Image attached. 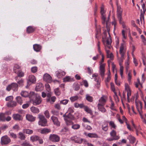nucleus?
I'll use <instances>...</instances> for the list:
<instances>
[{
  "label": "nucleus",
  "instance_id": "nucleus-1",
  "mask_svg": "<svg viewBox=\"0 0 146 146\" xmlns=\"http://www.w3.org/2000/svg\"><path fill=\"white\" fill-rule=\"evenodd\" d=\"M122 11L120 6H117V17L119 24L121 25L124 29H126V26L125 25V22L123 20L122 16Z\"/></svg>",
  "mask_w": 146,
  "mask_h": 146
},
{
  "label": "nucleus",
  "instance_id": "nucleus-2",
  "mask_svg": "<svg viewBox=\"0 0 146 146\" xmlns=\"http://www.w3.org/2000/svg\"><path fill=\"white\" fill-rule=\"evenodd\" d=\"M64 118V120L67 125L72 124L73 123L72 120L74 119V117L73 115L71 113H68L67 115L64 114L63 115Z\"/></svg>",
  "mask_w": 146,
  "mask_h": 146
},
{
  "label": "nucleus",
  "instance_id": "nucleus-3",
  "mask_svg": "<svg viewBox=\"0 0 146 146\" xmlns=\"http://www.w3.org/2000/svg\"><path fill=\"white\" fill-rule=\"evenodd\" d=\"M108 31V33L109 35V37L106 40V44L105 46L106 51L107 53V55L111 53L110 51L107 49H110L111 47V37L110 34L109 33L108 28H107Z\"/></svg>",
  "mask_w": 146,
  "mask_h": 146
},
{
  "label": "nucleus",
  "instance_id": "nucleus-4",
  "mask_svg": "<svg viewBox=\"0 0 146 146\" xmlns=\"http://www.w3.org/2000/svg\"><path fill=\"white\" fill-rule=\"evenodd\" d=\"M121 56V57L119 58L118 56V54L117 53L118 59L119 61V64L120 66V74L122 78L123 77V70L124 69V68L122 65V63L123 60L124 56Z\"/></svg>",
  "mask_w": 146,
  "mask_h": 146
},
{
  "label": "nucleus",
  "instance_id": "nucleus-5",
  "mask_svg": "<svg viewBox=\"0 0 146 146\" xmlns=\"http://www.w3.org/2000/svg\"><path fill=\"white\" fill-rule=\"evenodd\" d=\"M18 84L15 83H13L9 85L6 88V90L9 91L11 90H12L14 91H17L18 89Z\"/></svg>",
  "mask_w": 146,
  "mask_h": 146
},
{
  "label": "nucleus",
  "instance_id": "nucleus-6",
  "mask_svg": "<svg viewBox=\"0 0 146 146\" xmlns=\"http://www.w3.org/2000/svg\"><path fill=\"white\" fill-rule=\"evenodd\" d=\"M38 118L39 120L38 122V124L42 126H45L47 125V121L44 116L42 115H38Z\"/></svg>",
  "mask_w": 146,
  "mask_h": 146
},
{
  "label": "nucleus",
  "instance_id": "nucleus-7",
  "mask_svg": "<svg viewBox=\"0 0 146 146\" xmlns=\"http://www.w3.org/2000/svg\"><path fill=\"white\" fill-rule=\"evenodd\" d=\"M100 13L102 15V19L103 23H106L107 24L108 22L106 20V15H105V11L104 10V8L103 6H102L101 8Z\"/></svg>",
  "mask_w": 146,
  "mask_h": 146
},
{
  "label": "nucleus",
  "instance_id": "nucleus-8",
  "mask_svg": "<svg viewBox=\"0 0 146 146\" xmlns=\"http://www.w3.org/2000/svg\"><path fill=\"white\" fill-rule=\"evenodd\" d=\"M49 139L51 141L54 142H58L60 140L59 137L55 134H51L50 135Z\"/></svg>",
  "mask_w": 146,
  "mask_h": 146
},
{
  "label": "nucleus",
  "instance_id": "nucleus-9",
  "mask_svg": "<svg viewBox=\"0 0 146 146\" xmlns=\"http://www.w3.org/2000/svg\"><path fill=\"white\" fill-rule=\"evenodd\" d=\"M1 143L2 145L7 144L10 143L11 140L7 135L2 137L1 139Z\"/></svg>",
  "mask_w": 146,
  "mask_h": 146
},
{
  "label": "nucleus",
  "instance_id": "nucleus-10",
  "mask_svg": "<svg viewBox=\"0 0 146 146\" xmlns=\"http://www.w3.org/2000/svg\"><path fill=\"white\" fill-rule=\"evenodd\" d=\"M126 49L125 44L124 43H121L119 51L121 55L124 56L125 54Z\"/></svg>",
  "mask_w": 146,
  "mask_h": 146
},
{
  "label": "nucleus",
  "instance_id": "nucleus-11",
  "mask_svg": "<svg viewBox=\"0 0 146 146\" xmlns=\"http://www.w3.org/2000/svg\"><path fill=\"white\" fill-rule=\"evenodd\" d=\"M137 109L139 113V114L142 113L141 111L142 106L141 102L139 100H136L135 102Z\"/></svg>",
  "mask_w": 146,
  "mask_h": 146
},
{
  "label": "nucleus",
  "instance_id": "nucleus-12",
  "mask_svg": "<svg viewBox=\"0 0 146 146\" xmlns=\"http://www.w3.org/2000/svg\"><path fill=\"white\" fill-rule=\"evenodd\" d=\"M43 80L46 82L49 83H51L52 81V77L47 73H46L44 74Z\"/></svg>",
  "mask_w": 146,
  "mask_h": 146
},
{
  "label": "nucleus",
  "instance_id": "nucleus-13",
  "mask_svg": "<svg viewBox=\"0 0 146 146\" xmlns=\"http://www.w3.org/2000/svg\"><path fill=\"white\" fill-rule=\"evenodd\" d=\"M108 97L105 95H102L99 100V103L98 104H100L105 105V103L108 100Z\"/></svg>",
  "mask_w": 146,
  "mask_h": 146
},
{
  "label": "nucleus",
  "instance_id": "nucleus-14",
  "mask_svg": "<svg viewBox=\"0 0 146 146\" xmlns=\"http://www.w3.org/2000/svg\"><path fill=\"white\" fill-rule=\"evenodd\" d=\"M71 139L75 142L81 144L82 142V139L80 137L74 136L71 137Z\"/></svg>",
  "mask_w": 146,
  "mask_h": 146
},
{
  "label": "nucleus",
  "instance_id": "nucleus-15",
  "mask_svg": "<svg viewBox=\"0 0 146 146\" xmlns=\"http://www.w3.org/2000/svg\"><path fill=\"white\" fill-rule=\"evenodd\" d=\"M105 64H100V73L101 77L103 78L105 75Z\"/></svg>",
  "mask_w": 146,
  "mask_h": 146
},
{
  "label": "nucleus",
  "instance_id": "nucleus-16",
  "mask_svg": "<svg viewBox=\"0 0 146 146\" xmlns=\"http://www.w3.org/2000/svg\"><path fill=\"white\" fill-rule=\"evenodd\" d=\"M56 76L58 78H61L63 76L65 75L66 73L65 72L61 70H59L56 72Z\"/></svg>",
  "mask_w": 146,
  "mask_h": 146
},
{
  "label": "nucleus",
  "instance_id": "nucleus-17",
  "mask_svg": "<svg viewBox=\"0 0 146 146\" xmlns=\"http://www.w3.org/2000/svg\"><path fill=\"white\" fill-rule=\"evenodd\" d=\"M125 89L127 92V96L128 100H129V97L131 95V90L128 84H125Z\"/></svg>",
  "mask_w": 146,
  "mask_h": 146
},
{
  "label": "nucleus",
  "instance_id": "nucleus-18",
  "mask_svg": "<svg viewBox=\"0 0 146 146\" xmlns=\"http://www.w3.org/2000/svg\"><path fill=\"white\" fill-rule=\"evenodd\" d=\"M51 119L54 125L58 126H60V122L58 121V119L56 117L53 116H52L51 117Z\"/></svg>",
  "mask_w": 146,
  "mask_h": 146
},
{
  "label": "nucleus",
  "instance_id": "nucleus-19",
  "mask_svg": "<svg viewBox=\"0 0 146 146\" xmlns=\"http://www.w3.org/2000/svg\"><path fill=\"white\" fill-rule=\"evenodd\" d=\"M12 117L15 120L21 121L23 119L22 116L18 113L13 114L12 115Z\"/></svg>",
  "mask_w": 146,
  "mask_h": 146
},
{
  "label": "nucleus",
  "instance_id": "nucleus-20",
  "mask_svg": "<svg viewBox=\"0 0 146 146\" xmlns=\"http://www.w3.org/2000/svg\"><path fill=\"white\" fill-rule=\"evenodd\" d=\"M11 113V112L10 111L7 112L5 113H1L0 114V120L3 121H5L6 115H10Z\"/></svg>",
  "mask_w": 146,
  "mask_h": 146
},
{
  "label": "nucleus",
  "instance_id": "nucleus-21",
  "mask_svg": "<svg viewBox=\"0 0 146 146\" xmlns=\"http://www.w3.org/2000/svg\"><path fill=\"white\" fill-rule=\"evenodd\" d=\"M26 117L27 120L30 122L34 121L35 120V117L30 114H27Z\"/></svg>",
  "mask_w": 146,
  "mask_h": 146
},
{
  "label": "nucleus",
  "instance_id": "nucleus-22",
  "mask_svg": "<svg viewBox=\"0 0 146 146\" xmlns=\"http://www.w3.org/2000/svg\"><path fill=\"white\" fill-rule=\"evenodd\" d=\"M41 98L39 96H36L35 99L33 101V104L34 105H38L41 102Z\"/></svg>",
  "mask_w": 146,
  "mask_h": 146
},
{
  "label": "nucleus",
  "instance_id": "nucleus-23",
  "mask_svg": "<svg viewBox=\"0 0 146 146\" xmlns=\"http://www.w3.org/2000/svg\"><path fill=\"white\" fill-rule=\"evenodd\" d=\"M33 48L35 51L38 52L40 51L42 49V46L39 44H35L33 45Z\"/></svg>",
  "mask_w": 146,
  "mask_h": 146
},
{
  "label": "nucleus",
  "instance_id": "nucleus-24",
  "mask_svg": "<svg viewBox=\"0 0 146 146\" xmlns=\"http://www.w3.org/2000/svg\"><path fill=\"white\" fill-rule=\"evenodd\" d=\"M38 132L42 134H46L50 132V129L44 128L42 129H39L38 130Z\"/></svg>",
  "mask_w": 146,
  "mask_h": 146
},
{
  "label": "nucleus",
  "instance_id": "nucleus-25",
  "mask_svg": "<svg viewBox=\"0 0 146 146\" xmlns=\"http://www.w3.org/2000/svg\"><path fill=\"white\" fill-rule=\"evenodd\" d=\"M36 79L35 76L33 75H30L29 76L28 83L29 82L31 83H35L36 82Z\"/></svg>",
  "mask_w": 146,
  "mask_h": 146
},
{
  "label": "nucleus",
  "instance_id": "nucleus-26",
  "mask_svg": "<svg viewBox=\"0 0 146 146\" xmlns=\"http://www.w3.org/2000/svg\"><path fill=\"white\" fill-rule=\"evenodd\" d=\"M43 89V86L41 83H38L36 84L35 89L37 91H40L42 90Z\"/></svg>",
  "mask_w": 146,
  "mask_h": 146
},
{
  "label": "nucleus",
  "instance_id": "nucleus-27",
  "mask_svg": "<svg viewBox=\"0 0 146 146\" xmlns=\"http://www.w3.org/2000/svg\"><path fill=\"white\" fill-rule=\"evenodd\" d=\"M104 105L98 104V110L103 113H105L106 111V110L104 107Z\"/></svg>",
  "mask_w": 146,
  "mask_h": 146
},
{
  "label": "nucleus",
  "instance_id": "nucleus-28",
  "mask_svg": "<svg viewBox=\"0 0 146 146\" xmlns=\"http://www.w3.org/2000/svg\"><path fill=\"white\" fill-rule=\"evenodd\" d=\"M121 33L122 36V41L123 42H125V40L127 38V33L125 31L122 30Z\"/></svg>",
  "mask_w": 146,
  "mask_h": 146
},
{
  "label": "nucleus",
  "instance_id": "nucleus-29",
  "mask_svg": "<svg viewBox=\"0 0 146 146\" xmlns=\"http://www.w3.org/2000/svg\"><path fill=\"white\" fill-rule=\"evenodd\" d=\"M74 81V78L70 76H66L63 79V82H71Z\"/></svg>",
  "mask_w": 146,
  "mask_h": 146
},
{
  "label": "nucleus",
  "instance_id": "nucleus-30",
  "mask_svg": "<svg viewBox=\"0 0 146 146\" xmlns=\"http://www.w3.org/2000/svg\"><path fill=\"white\" fill-rule=\"evenodd\" d=\"M30 109L31 112L34 113H38L39 112V109L34 106L31 107Z\"/></svg>",
  "mask_w": 146,
  "mask_h": 146
},
{
  "label": "nucleus",
  "instance_id": "nucleus-31",
  "mask_svg": "<svg viewBox=\"0 0 146 146\" xmlns=\"http://www.w3.org/2000/svg\"><path fill=\"white\" fill-rule=\"evenodd\" d=\"M84 134L90 138H97L98 137V135L94 133H90L87 134L86 133Z\"/></svg>",
  "mask_w": 146,
  "mask_h": 146
},
{
  "label": "nucleus",
  "instance_id": "nucleus-32",
  "mask_svg": "<svg viewBox=\"0 0 146 146\" xmlns=\"http://www.w3.org/2000/svg\"><path fill=\"white\" fill-rule=\"evenodd\" d=\"M102 129L104 131H107L108 129V125L106 122H103L102 124Z\"/></svg>",
  "mask_w": 146,
  "mask_h": 146
},
{
  "label": "nucleus",
  "instance_id": "nucleus-33",
  "mask_svg": "<svg viewBox=\"0 0 146 146\" xmlns=\"http://www.w3.org/2000/svg\"><path fill=\"white\" fill-rule=\"evenodd\" d=\"M7 105L9 107H14L17 105V103L15 102L12 101L7 103Z\"/></svg>",
  "mask_w": 146,
  "mask_h": 146
},
{
  "label": "nucleus",
  "instance_id": "nucleus-34",
  "mask_svg": "<svg viewBox=\"0 0 146 146\" xmlns=\"http://www.w3.org/2000/svg\"><path fill=\"white\" fill-rule=\"evenodd\" d=\"M129 57H128V59L125 62V69L126 71L127 72H128V70L129 69Z\"/></svg>",
  "mask_w": 146,
  "mask_h": 146
},
{
  "label": "nucleus",
  "instance_id": "nucleus-35",
  "mask_svg": "<svg viewBox=\"0 0 146 146\" xmlns=\"http://www.w3.org/2000/svg\"><path fill=\"white\" fill-rule=\"evenodd\" d=\"M23 132L29 135H31L33 133V130L29 129H25L23 130Z\"/></svg>",
  "mask_w": 146,
  "mask_h": 146
},
{
  "label": "nucleus",
  "instance_id": "nucleus-36",
  "mask_svg": "<svg viewBox=\"0 0 146 146\" xmlns=\"http://www.w3.org/2000/svg\"><path fill=\"white\" fill-rule=\"evenodd\" d=\"M132 71L131 70H129V71L128 74V78H127V80L128 81L129 84H131V79L132 77V76L131 74Z\"/></svg>",
  "mask_w": 146,
  "mask_h": 146
},
{
  "label": "nucleus",
  "instance_id": "nucleus-37",
  "mask_svg": "<svg viewBox=\"0 0 146 146\" xmlns=\"http://www.w3.org/2000/svg\"><path fill=\"white\" fill-rule=\"evenodd\" d=\"M36 96L35 94L33 92H31L29 94L28 96L29 98L31 100H33Z\"/></svg>",
  "mask_w": 146,
  "mask_h": 146
},
{
  "label": "nucleus",
  "instance_id": "nucleus-38",
  "mask_svg": "<svg viewBox=\"0 0 146 146\" xmlns=\"http://www.w3.org/2000/svg\"><path fill=\"white\" fill-rule=\"evenodd\" d=\"M16 100L17 102L20 105H21L23 103V100L20 96H17L16 98Z\"/></svg>",
  "mask_w": 146,
  "mask_h": 146
},
{
  "label": "nucleus",
  "instance_id": "nucleus-39",
  "mask_svg": "<svg viewBox=\"0 0 146 146\" xmlns=\"http://www.w3.org/2000/svg\"><path fill=\"white\" fill-rule=\"evenodd\" d=\"M79 98V97L78 96L76 95L71 97L70 98V99L71 102H74L77 100Z\"/></svg>",
  "mask_w": 146,
  "mask_h": 146
},
{
  "label": "nucleus",
  "instance_id": "nucleus-40",
  "mask_svg": "<svg viewBox=\"0 0 146 146\" xmlns=\"http://www.w3.org/2000/svg\"><path fill=\"white\" fill-rule=\"evenodd\" d=\"M18 137L21 140H24L26 137L25 135L22 132H19L18 134Z\"/></svg>",
  "mask_w": 146,
  "mask_h": 146
},
{
  "label": "nucleus",
  "instance_id": "nucleus-41",
  "mask_svg": "<svg viewBox=\"0 0 146 146\" xmlns=\"http://www.w3.org/2000/svg\"><path fill=\"white\" fill-rule=\"evenodd\" d=\"M128 139L129 140L130 143H134L135 141V139L134 137L132 136L131 135L129 136L128 137Z\"/></svg>",
  "mask_w": 146,
  "mask_h": 146
},
{
  "label": "nucleus",
  "instance_id": "nucleus-42",
  "mask_svg": "<svg viewBox=\"0 0 146 146\" xmlns=\"http://www.w3.org/2000/svg\"><path fill=\"white\" fill-rule=\"evenodd\" d=\"M35 30V29L31 26L28 27L27 29V32L28 33H30L33 32Z\"/></svg>",
  "mask_w": 146,
  "mask_h": 146
},
{
  "label": "nucleus",
  "instance_id": "nucleus-43",
  "mask_svg": "<svg viewBox=\"0 0 146 146\" xmlns=\"http://www.w3.org/2000/svg\"><path fill=\"white\" fill-rule=\"evenodd\" d=\"M84 110L88 113H89L90 115L92 114V112L91 110L88 107L86 106L84 108Z\"/></svg>",
  "mask_w": 146,
  "mask_h": 146
},
{
  "label": "nucleus",
  "instance_id": "nucleus-44",
  "mask_svg": "<svg viewBox=\"0 0 146 146\" xmlns=\"http://www.w3.org/2000/svg\"><path fill=\"white\" fill-rule=\"evenodd\" d=\"M31 140L34 142L38 140L39 139V137L36 135H33L30 137Z\"/></svg>",
  "mask_w": 146,
  "mask_h": 146
},
{
  "label": "nucleus",
  "instance_id": "nucleus-45",
  "mask_svg": "<svg viewBox=\"0 0 146 146\" xmlns=\"http://www.w3.org/2000/svg\"><path fill=\"white\" fill-rule=\"evenodd\" d=\"M20 66L18 64H15L13 67V70L15 73H17L18 69L20 68Z\"/></svg>",
  "mask_w": 146,
  "mask_h": 146
},
{
  "label": "nucleus",
  "instance_id": "nucleus-46",
  "mask_svg": "<svg viewBox=\"0 0 146 146\" xmlns=\"http://www.w3.org/2000/svg\"><path fill=\"white\" fill-rule=\"evenodd\" d=\"M29 94L28 92L26 91H22L21 93V96L24 97L28 96Z\"/></svg>",
  "mask_w": 146,
  "mask_h": 146
},
{
  "label": "nucleus",
  "instance_id": "nucleus-47",
  "mask_svg": "<svg viewBox=\"0 0 146 146\" xmlns=\"http://www.w3.org/2000/svg\"><path fill=\"white\" fill-rule=\"evenodd\" d=\"M109 125L111 128L115 129L116 125L115 124L114 122L113 121H110L109 122Z\"/></svg>",
  "mask_w": 146,
  "mask_h": 146
},
{
  "label": "nucleus",
  "instance_id": "nucleus-48",
  "mask_svg": "<svg viewBox=\"0 0 146 146\" xmlns=\"http://www.w3.org/2000/svg\"><path fill=\"white\" fill-rule=\"evenodd\" d=\"M141 4L142 6V8L143 9V13H145V12L146 11V8L145 4L143 2V0H141Z\"/></svg>",
  "mask_w": 146,
  "mask_h": 146
},
{
  "label": "nucleus",
  "instance_id": "nucleus-49",
  "mask_svg": "<svg viewBox=\"0 0 146 146\" xmlns=\"http://www.w3.org/2000/svg\"><path fill=\"white\" fill-rule=\"evenodd\" d=\"M86 99L87 100L90 102H92L93 100V98L88 94L86 95Z\"/></svg>",
  "mask_w": 146,
  "mask_h": 146
},
{
  "label": "nucleus",
  "instance_id": "nucleus-50",
  "mask_svg": "<svg viewBox=\"0 0 146 146\" xmlns=\"http://www.w3.org/2000/svg\"><path fill=\"white\" fill-rule=\"evenodd\" d=\"M80 127V126L78 124H73L72 126V128L74 129H79Z\"/></svg>",
  "mask_w": 146,
  "mask_h": 146
},
{
  "label": "nucleus",
  "instance_id": "nucleus-51",
  "mask_svg": "<svg viewBox=\"0 0 146 146\" xmlns=\"http://www.w3.org/2000/svg\"><path fill=\"white\" fill-rule=\"evenodd\" d=\"M13 96H11L7 97L6 98L5 100L6 101L11 102L13 101Z\"/></svg>",
  "mask_w": 146,
  "mask_h": 146
},
{
  "label": "nucleus",
  "instance_id": "nucleus-52",
  "mask_svg": "<svg viewBox=\"0 0 146 146\" xmlns=\"http://www.w3.org/2000/svg\"><path fill=\"white\" fill-rule=\"evenodd\" d=\"M116 132L115 131L112 130L110 132V134L111 136L113 137H115L116 136H118L116 135Z\"/></svg>",
  "mask_w": 146,
  "mask_h": 146
},
{
  "label": "nucleus",
  "instance_id": "nucleus-53",
  "mask_svg": "<svg viewBox=\"0 0 146 146\" xmlns=\"http://www.w3.org/2000/svg\"><path fill=\"white\" fill-rule=\"evenodd\" d=\"M54 92L55 94L57 96H59L60 94V92L59 90V88H58L54 90Z\"/></svg>",
  "mask_w": 146,
  "mask_h": 146
},
{
  "label": "nucleus",
  "instance_id": "nucleus-54",
  "mask_svg": "<svg viewBox=\"0 0 146 146\" xmlns=\"http://www.w3.org/2000/svg\"><path fill=\"white\" fill-rule=\"evenodd\" d=\"M119 136H116L115 137H113L111 138H108V140L109 141H111L115 140H117L119 139Z\"/></svg>",
  "mask_w": 146,
  "mask_h": 146
},
{
  "label": "nucleus",
  "instance_id": "nucleus-55",
  "mask_svg": "<svg viewBox=\"0 0 146 146\" xmlns=\"http://www.w3.org/2000/svg\"><path fill=\"white\" fill-rule=\"evenodd\" d=\"M69 100H68L65 99L61 100L60 101V103L63 105H66L68 102Z\"/></svg>",
  "mask_w": 146,
  "mask_h": 146
},
{
  "label": "nucleus",
  "instance_id": "nucleus-56",
  "mask_svg": "<svg viewBox=\"0 0 146 146\" xmlns=\"http://www.w3.org/2000/svg\"><path fill=\"white\" fill-rule=\"evenodd\" d=\"M16 73H17L18 76L19 77H22L24 75V73L20 70L18 71Z\"/></svg>",
  "mask_w": 146,
  "mask_h": 146
},
{
  "label": "nucleus",
  "instance_id": "nucleus-57",
  "mask_svg": "<svg viewBox=\"0 0 146 146\" xmlns=\"http://www.w3.org/2000/svg\"><path fill=\"white\" fill-rule=\"evenodd\" d=\"M21 145L22 146H33L29 143L27 142L26 141H25Z\"/></svg>",
  "mask_w": 146,
  "mask_h": 146
},
{
  "label": "nucleus",
  "instance_id": "nucleus-58",
  "mask_svg": "<svg viewBox=\"0 0 146 146\" xmlns=\"http://www.w3.org/2000/svg\"><path fill=\"white\" fill-rule=\"evenodd\" d=\"M141 36L142 42H143L144 44L145 45L146 44V39L145 38L143 35H141Z\"/></svg>",
  "mask_w": 146,
  "mask_h": 146
},
{
  "label": "nucleus",
  "instance_id": "nucleus-59",
  "mask_svg": "<svg viewBox=\"0 0 146 146\" xmlns=\"http://www.w3.org/2000/svg\"><path fill=\"white\" fill-rule=\"evenodd\" d=\"M111 76H110L109 74L108 75L106 79L105 80V82L106 84L108 83L109 82L110 80H111Z\"/></svg>",
  "mask_w": 146,
  "mask_h": 146
},
{
  "label": "nucleus",
  "instance_id": "nucleus-60",
  "mask_svg": "<svg viewBox=\"0 0 146 146\" xmlns=\"http://www.w3.org/2000/svg\"><path fill=\"white\" fill-rule=\"evenodd\" d=\"M37 70V68L36 66H34L31 68V71L33 73L36 72Z\"/></svg>",
  "mask_w": 146,
  "mask_h": 146
},
{
  "label": "nucleus",
  "instance_id": "nucleus-61",
  "mask_svg": "<svg viewBox=\"0 0 146 146\" xmlns=\"http://www.w3.org/2000/svg\"><path fill=\"white\" fill-rule=\"evenodd\" d=\"M45 88L46 90L48 92L50 91V88L49 84L48 83H46L45 85Z\"/></svg>",
  "mask_w": 146,
  "mask_h": 146
},
{
  "label": "nucleus",
  "instance_id": "nucleus-62",
  "mask_svg": "<svg viewBox=\"0 0 146 146\" xmlns=\"http://www.w3.org/2000/svg\"><path fill=\"white\" fill-rule=\"evenodd\" d=\"M44 114L46 117L48 118H49V111L48 110H46L44 112Z\"/></svg>",
  "mask_w": 146,
  "mask_h": 146
},
{
  "label": "nucleus",
  "instance_id": "nucleus-63",
  "mask_svg": "<svg viewBox=\"0 0 146 146\" xmlns=\"http://www.w3.org/2000/svg\"><path fill=\"white\" fill-rule=\"evenodd\" d=\"M115 94L114 96V98L115 99V101L116 102H118L119 101V98L118 97L116 93H115Z\"/></svg>",
  "mask_w": 146,
  "mask_h": 146
},
{
  "label": "nucleus",
  "instance_id": "nucleus-64",
  "mask_svg": "<svg viewBox=\"0 0 146 146\" xmlns=\"http://www.w3.org/2000/svg\"><path fill=\"white\" fill-rule=\"evenodd\" d=\"M140 20L141 22H144V17L143 14L142 13L140 16Z\"/></svg>",
  "mask_w": 146,
  "mask_h": 146
}]
</instances>
